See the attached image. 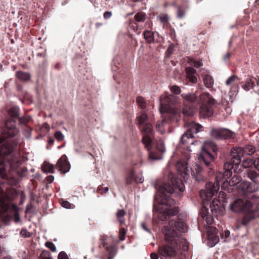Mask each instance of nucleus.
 I'll return each mask as SVG.
<instances>
[{
    "label": "nucleus",
    "mask_w": 259,
    "mask_h": 259,
    "mask_svg": "<svg viewBox=\"0 0 259 259\" xmlns=\"http://www.w3.org/2000/svg\"><path fill=\"white\" fill-rule=\"evenodd\" d=\"M18 111L17 107H13L9 110V113L11 116L17 117L18 115Z\"/></svg>",
    "instance_id": "49"
},
{
    "label": "nucleus",
    "mask_w": 259,
    "mask_h": 259,
    "mask_svg": "<svg viewBox=\"0 0 259 259\" xmlns=\"http://www.w3.org/2000/svg\"><path fill=\"white\" fill-rule=\"evenodd\" d=\"M202 73L201 75L203 77L204 83L206 87L210 88L213 85V79L211 76L207 74V70L204 69H201Z\"/></svg>",
    "instance_id": "17"
},
{
    "label": "nucleus",
    "mask_w": 259,
    "mask_h": 259,
    "mask_svg": "<svg viewBox=\"0 0 259 259\" xmlns=\"http://www.w3.org/2000/svg\"><path fill=\"white\" fill-rule=\"evenodd\" d=\"M149 152V158L151 160H159L162 159V154L161 153H156L154 152L151 151L150 150Z\"/></svg>",
    "instance_id": "34"
},
{
    "label": "nucleus",
    "mask_w": 259,
    "mask_h": 259,
    "mask_svg": "<svg viewBox=\"0 0 259 259\" xmlns=\"http://www.w3.org/2000/svg\"><path fill=\"white\" fill-rule=\"evenodd\" d=\"M252 159L250 158L244 159L241 163V165L244 168H247L252 164Z\"/></svg>",
    "instance_id": "41"
},
{
    "label": "nucleus",
    "mask_w": 259,
    "mask_h": 259,
    "mask_svg": "<svg viewBox=\"0 0 259 259\" xmlns=\"http://www.w3.org/2000/svg\"><path fill=\"white\" fill-rule=\"evenodd\" d=\"M200 101L202 103H208L209 104H214V100L208 93H204L200 95Z\"/></svg>",
    "instance_id": "24"
},
{
    "label": "nucleus",
    "mask_w": 259,
    "mask_h": 259,
    "mask_svg": "<svg viewBox=\"0 0 259 259\" xmlns=\"http://www.w3.org/2000/svg\"><path fill=\"white\" fill-rule=\"evenodd\" d=\"M136 176L135 175V174L134 172H131L128 176V178H127V183H131L133 181H135V178Z\"/></svg>",
    "instance_id": "59"
},
{
    "label": "nucleus",
    "mask_w": 259,
    "mask_h": 259,
    "mask_svg": "<svg viewBox=\"0 0 259 259\" xmlns=\"http://www.w3.org/2000/svg\"><path fill=\"white\" fill-rule=\"evenodd\" d=\"M202 170V167L198 163H196L192 169V175L194 177L196 180L200 181L202 179V176L200 174Z\"/></svg>",
    "instance_id": "22"
},
{
    "label": "nucleus",
    "mask_w": 259,
    "mask_h": 259,
    "mask_svg": "<svg viewBox=\"0 0 259 259\" xmlns=\"http://www.w3.org/2000/svg\"><path fill=\"white\" fill-rule=\"evenodd\" d=\"M202 128V125L194 122L189 123L187 132L182 135V139H185L188 135L194 137V134H197Z\"/></svg>",
    "instance_id": "9"
},
{
    "label": "nucleus",
    "mask_w": 259,
    "mask_h": 259,
    "mask_svg": "<svg viewBox=\"0 0 259 259\" xmlns=\"http://www.w3.org/2000/svg\"><path fill=\"white\" fill-rule=\"evenodd\" d=\"M230 207L235 212L241 211L251 212L259 210V204L256 205L249 200L238 199L230 204Z\"/></svg>",
    "instance_id": "5"
},
{
    "label": "nucleus",
    "mask_w": 259,
    "mask_h": 259,
    "mask_svg": "<svg viewBox=\"0 0 259 259\" xmlns=\"http://www.w3.org/2000/svg\"><path fill=\"white\" fill-rule=\"evenodd\" d=\"M222 189L229 193H231L232 190L235 189L233 187H231L230 183H229V181L227 180L224 182L222 185Z\"/></svg>",
    "instance_id": "36"
},
{
    "label": "nucleus",
    "mask_w": 259,
    "mask_h": 259,
    "mask_svg": "<svg viewBox=\"0 0 259 259\" xmlns=\"http://www.w3.org/2000/svg\"><path fill=\"white\" fill-rule=\"evenodd\" d=\"M166 123V121L165 120L158 121L157 123L156 128L157 131L161 134H163L164 133V126L165 125Z\"/></svg>",
    "instance_id": "38"
},
{
    "label": "nucleus",
    "mask_w": 259,
    "mask_h": 259,
    "mask_svg": "<svg viewBox=\"0 0 259 259\" xmlns=\"http://www.w3.org/2000/svg\"><path fill=\"white\" fill-rule=\"evenodd\" d=\"M142 131L144 133L145 135L152 136L153 127L151 123H146L143 127Z\"/></svg>",
    "instance_id": "29"
},
{
    "label": "nucleus",
    "mask_w": 259,
    "mask_h": 259,
    "mask_svg": "<svg viewBox=\"0 0 259 259\" xmlns=\"http://www.w3.org/2000/svg\"><path fill=\"white\" fill-rule=\"evenodd\" d=\"M125 213L124 209H119L116 212L117 219L120 224H124L125 223L124 217Z\"/></svg>",
    "instance_id": "31"
},
{
    "label": "nucleus",
    "mask_w": 259,
    "mask_h": 259,
    "mask_svg": "<svg viewBox=\"0 0 259 259\" xmlns=\"http://www.w3.org/2000/svg\"><path fill=\"white\" fill-rule=\"evenodd\" d=\"M57 166L62 173L68 172L70 168V164L67 160L65 155L62 156L58 160Z\"/></svg>",
    "instance_id": "12"
},
{
    "label": "nucleus",
    "mask_w": 259,
    "mask_h": 259,
    "mask_svg": "<svg viewBox=\"0 0 259 259\" xmlns=\"http://www.w3.org/2000/svg\"><path fill=\"white\" fill-rule=\"evenodd\" d=\"M237 79H238V77L236 75H232L227 79L226 81V84L227 85H232V84H235L234 82Z\"/></svg>",
    "instance_id": "43"
},
{
    "label": "nucleus",
    "mask_w": 259,
    "mask_h": 259,
    "mask_svg": "<svg viewBox=\"0 0 259 259\" xmlns=\"http://www.w3.org/2000/svg\"><path fill=\"white\" fill-rule=\"evenodd\" d=\"M6 132L10 137H13L17 134L18 131L16 128L15 123L13 120L7 121L6 122Z\"/></svg>",
    "instance_id": "14"
},
{
    "label": "nucleus",
    "mask_w": 259,
    "mask_h": 259,
    "mask_svg": "<svg viewBox=\"0 0 259 259\" xmlns=\"http://www.w3.org/2000/svg\"><path fill=\"white\" fill-rule=\"evenodd\" d=\"M62 206L65 208L69 209L71 208V204L67 201H63L62 202Z\"/></svg>",
    "instance_id": "63"
},
{
    "label": "nucleus",
    "mask_w": 259,
    "mask_h": 259,
    "mask_svg": "<svg viewBox=\"0 0 259 259\" xmlns=\"http://www.w3.org/2000/svg\"><path fill=\"white\" fill-rule=\"evenodd\" d=\"M200 214L203 220L206 221L207 224H212L213 220L212 218V215L213 214L211 212V210H209V208L206 207V206H204L201 208Z\"/></svg>",
    "instance_id": "15"
},
{
    "label": "nucleus",
    "mask_w": 259,
    "mask_h": 259,
    "mask_svg": "<svg viewBox=\"0 0 259 259\" xmlns=\"http://www.w3.org/2000/svg\"><path fill=\"white\" fill-rule=\"evenodd\" d=\"M176 168L180 174L184 178L185 175H188L189 170L187 162L185 161H179L176 164Z\"/></svg>",
    "instance_id": "19"
},
{
    "label": "nucleus",
    "mask_w": 259,
    "mask_h": 259,
    "mask_svg": "<svg viewBox=\"0 0 259 259\" xmlns=\"http://www.w3.org/2000/svg\"><path fill=\"white\" fill-rule=\"evenodd\" d=\"M213 109L210 105L202 104L200 108V116L203 118L211 116L213 114Z\"/></svg>",
    "instance_id": "16"
},
{
    "label": "nucleus",
    "mask_w": 259,
    "mask_h": 259,
    "mask_svg": "<svg viewBox=\"0 0 259 259\" xmlns=\"http://www.w3.org/2000/svg\"><path fill=\"white\" fill-rule=\"evenodd\" d=\"M9 164L11 167L13 169H15L18 167L20 164L19 161H18L16 159H13V160L10 161L9 162Z\"/></svg>",
    "instance_id": "46"
},
{
    "label": "nucleus",
    "mask_w": 259,
    "mask_h": 259,
    "mask_svg": "<svg viewBox=\"0 0 259 259\" xmlns=\"http://www.w3.org/2000/svg\"><path fill=\"white\" fill-rule=\"evenodd\" d=\"M157 149L159 151L161 154L164 153L165 151V147L164 141L163 140L160 139L157 141L156 145Z\"/></svg>",
    "instance_id": "35"
},
{
    "label": "nucleus",
    "mask_w": 259,
    "mask_h": 259,
    "mask_svg": "<svg viewBox=\"0 0 259 259\" xmlns=\"http://www.w3.org/2000/svg\"><path fill=\"white\" fill-rule=\"evenodd\" d=\"M247 177L252 181L251 183L245 180L239 183V187L243 190L244 193H252L259 190V177L256 171L249 168L246 172Z\"/></svg>",
    "instance_id": "4"
},
{
    "label": "nucleus",
    "mask_w": 259,
    "mask_h": 259,
    "mask_svg": "<svg viewBox=\"0 0 259 259\" xmlns=\"http://www.w3.org/2000/svg\"><path fill=\"white\" fill-rule=\"evenodd\" d=\"M181 96L185 101L189 102H194L197 98V96L195 93H183Z\"/></svg>",
    "instance_id": "27"
},
{
    "label": "nucleus",
    "mask_w": 259,
    "mask_h": 259,
    "mask_svg": "<svg viewBox=\"0 0 259 259\" xmlns=\"http://www.w3.org/2000/svg\"><path fill=\"white\" fill-rule=\"evenodd\" d=\"M147 114L145 112H142L138 114L137 119L140 128L144 125L146 121L147 120Z\"/></svg>",
    "instance_id": "26"
},
{
    "label": "nucleus",
    "mask_w": 259,
    "mask_h": 259,
    "mask_svg": "<svg viewBox=\"0 0 259 259\" xmlns=\"http://www.w3.org/2000/svg\"><path fill=\"white\" fill-rule=\"evenodd\" d=\"M250 77H248L245 81V84L242 87V89L246 91H248L252 88L251 87Z\"/></svg>",
    "instance_id": "47"
},
{
    "label": "nucleus",
    "mask_w": 259,
    "mask_h": 259,
    "mask_svg": "<svg viewBox=\"0 0 259 259\" xmlns=\"http://www.w3.org/2000/svg\"><path fill=\"white\" fill-rule=\"evenodd\" d=\"M20 235L22 237L28 238L31 236V233L28 231L26 229L23 228L20 231Z\"/></svg>",
    "instance_id": "50"
},
{
    "label": "nucleus",
    "mask_w": 259,
    "mask_h": 259,
    "mask_svg": "<svg viewBox=\"0 0 259 259\" xmlns=\"http://www.w3.org/2000/svg\"><path fill=\"white\" fill-rule=\"evenodd\" d=\"M211 135L213 137L217 139H222V128L219 130L212 129Z\"/></svg>",
    "instance_id": "37"
},
{
    "label": "nucleus",
    "mask_w": 259,
    "mask_h": 259,
    "mask_svg": "<svg viewBox=\"0 0 259 259\" xmlns=\"http://www.w3.org/2000/svg\"><path fill=\"white\" fill-rule=\"evenodd\" d=\"M208 231H209V230L212 231V234L209 235L208 237V245L210 247H212L218 243L219 241V238L218 236L214 234L215 232V228H213L212 227H208Z\"/></svg>",
    "instance_id": "18"
},
{
    "label": "nucleus",
    "mask_w": 259,
    "mask_h": 259,
    "mask_svg": "<svg viewBox=\"0 0 259 259\" xmlns=\"http://www.w3.org/2000/svg\"><path fill=\"white\" fill-rule=\"evenodd\" d=\"M45 245L47 247L49 248L51 251L54 252L56 250V248L55 244L51 242L48 241L45 243Z\"/></svg>",
    "instance_id": "53"
},
{
    "label": "nucleus",
    "mask_w": 259,
    "mask_h": 259,
    "mask_svg": "<svg viewBox=\"0 0 259 259\" xmlns=\"http://www.w3.org/2000/svg\"><path fill=\"white\" fill-rule=\"evenodd\" d=\"M183 113L188 116H192L194 114V109L191 107L188 110L187 107H185L183 109Z\"/></svg>",
    "instance_id": "51"
},
{
    "label": "nucleus",
    "mask_w": 259,
    "mask_h": 259,
    "mask_svg": "<svg viewBox=\"0 0 259 259\" xmlns=\"http://www.w3.org/2000/svg\"><path fill=\"white\" fill-rule=\"evenodd\" d=\"M250 80L251 88H254L255 86V83L257 86L259 85V76L256 77H250Z\"/></svg>",
    "instance_id": "44"
},
{
    "label": "nucleus",
    "mask_w": 259,
    "mask_h": 259,
    "mask_svg": "<svg viewBox=\"0 0 259 259\" xmlns=\"http://www.w3.org/2000/svg\"><path fill=\"white\" fill-rule=\"evenodd\" d=\"M54 137L58 141H62L64 139V136L60 131H57L54 134Z\"/></svg>",
    "instance_id": "48"
},
{
    "label": "nucleus",
    "mask_w": 259,
    "mask_h": 259,
    "mask_svg": "<svg viewBox=\"0 0 259 259\" xmlns=\"http://www.w3.org/2000/svg\"><path fill=\"white\" fill-rule=\"evenodd\" d=\"M185 70L187 77L189 81L193 83H196L197 82V78L195 76L196 70L193 67H188L186 68Z\"/></svg>",
    "instance_id": "20"
},
{
    "label": "nucleus",
    "mask_w": 259,
    "mask_h": 259,
    "mask_svg": "<svg viewBox=\"0 0 259 259\" xmlns=\"http://www.w3.org/2000/svg\"><path fill=\"white\" fill-rule=\"evenodd\" d=\"M144 179L142 174H139L136 176L135 181L137 183H142L144 182Z\"/></svg>",
    "instance_id": "54"
},
{
    "label": "nucleus",
    "mask_w": 259,
    "mask_h": 259,
    "mask_svg": "<svg viewBox=\"0 0 259 259\" xmlns=\"http://www.w3.org/2000/svg\"><path fill=\"white\" fill-rule=\"evenodd\" d=\"M17 77L23 81H27L30 79V75L29 73L23 71H18L17 72Z\"/></svg>",
    "instance_id": "32"
},
{
    "label": "nucleus",
    "mask_w": 259,
    "mask_h": 259,
    "mask_svg": "<svg viewBox=\"0 0 259 259\" xmlns=\"http://www.w3.org/2000/svg\"><path fill=\"white\" fill-rule=\"evenodd\" d=\"M211 149L214 152H217L218 150L216 146L212 142L210 141L204 142L203 145L201 147L200 158L206 166H209L210 163L214 159L213 156L209 152Z\"/></svg>",
    "instance_id": "6"
},
{
    "label": "nucleus",
    "mask_w": 259,
    "mask_h": 259,
    "mask_svg": "<svg viewBox=\"0 0 259 259\" xmlns=\"http://www.w3.org/2000/svg\"><path fill=\"white\" fill-rule=\"evenodd\" d=\"M3 139L0 138V143H2ZM13 151V147L9 143L4 144L0 149V177L5 178L6 176L5 170L6 165L2 155H7Z\"/></svg>",
    "instance_id": "7"
},
{
    "label": "nucleus",
    "mask_w": 259,
    "mask_h": 259,
    "mask_svg": "<svg viewBox=\"0 0 259 259\" xmlns=\"http://www.w3.org/2000/svg\"><path fill=\"white\" fill-rule=\"evenodd\" d=\"M185 15V12L184 10H182L180 8L178 9L177 13V17L179 18H182Z\"/></svg>",
    "instance_id": "60"
},
{
    "label": "nucleus",
    "mask_w": 259,
    "mask_h": 259,
    "mask_svg": "<svg viewBox=\"0 0 259 259\" xmlns=\"http://www.w3.org/2000/svg\"><path fill=\"white\" fill-rule=\"evenodd\" d=\"M159 19L160 22L162 23H165L168 22L169 20V18H168V16L166 15H164V14L159 16Z\"/></svg>",
    "instance_id": "55"
},
{
    "label": "nucleus",
    "mask_w": 259,
    "mask_h": 259,
    "mask_svg": "<svg viewBox=\"0 0 259 259\" xmlns=\"http://www.w3.org/2000/svg\"><path fill=\"white\" fill-rule=\"evenodd\" d=\"M42 170L46 173H53L54 172V166L51 163L44 162L41 166Z\"/></svg>",
    "instance_id": "30"
},
{
    "label": "nucleus",
    "mask_w": 259,
    "mask_h": 259,
    "mask_svg": "<svg viewBox=\"0 0 259 259\" xmlns=\"http://www.w3.org/2000/svg\"><path fill=\"white\" fill-rule=\"evenodd\" d=\"M239 90V87L237 84H232L230 88L229 94L230 97L235 96Z\"/></svg>",
    "instance_id": "40"
},
{
    "label": "nucleus",
    "mask_w": 259,
    "mask_h": 259,
    "mask_svg": "<svg viewBox=\"0 0 259 259\" xmlns=\"http://www.w3.org/2000/svg\"><path fill=\"white\" fill-rule=\"evenodd\" d=\"M174 96L169 94H165L160 98L161 106L159 111L161 113L169 112L173 104L172 100Z\"/></svg>",
    "instance_id": "8"
},
{
    "label": "nucleus",
    "mask_w": 259,
    "mask_h": 259,
    "mask_svg": "<svg viewBox=\"0 0 259 259\" xmlns=\"http://www.w3.org/2000/svg\"><path fill=\"white\" fill-rule=\"evenodd\" d=\"M137 102L138 105L140 106L142 109H145L146 107V103L145 101L144 98L141 96L138 97L137 98Z\"/></svg>",
    "instance_id": "42"
},
{
    "label": "nucleus",
    "mask_w": 259,
    "mask_h": 259,
    "mask_svg": "<svg viewBox=\"0 0 259 259\" xmlns=\"http://www.w3.org/2000/svg\"><path fill=\"white\" fill-rule=\"evenodd\" d=\"M58 259H69L66 253L64 251L59 253Z\"/></svg>",
    "instance_id": "61"
},
{
    "label": "nucleus",
    "mask_w": 259,
    "mask_h": 259,
    "mask_svg": "<svg viewBox=\"0 0 259 259\" xmlns=\"http://www.w3.org/2000/svg\"><path fill=\"white\" fill-rule=\"evenodd\" d=\"M234 135L235 134L232 131L226 128H222V139L234 138Z\"/></svg>",
    "instance_id": "28"
},
{
    "label": "nucleus",
    "mask_w": 259,
    "mask_h": 259,
    "mask_svg": "<svg viewBox=\"0 0 259 259\" xmlns=\"http://www.w3.org/2000/svg\"><path fill=\"white\" fill-rule=\"evenodd\" d=\"M144 38L148 43H151L154 41V33L149 30H146L144 33Z\"/></svg>",
    "instance_id": "33"
},
{
    "label": "nucleus",
    "mask_w": 259,
    "mask_h": 259,
    "mask_svg": "<svg viewBox=\"0 0 259 259\" xmlns=\"http://www.w3.org/2000/svg\"><path fill=\"white\" fill-rule=\"evenodd\" d=\"M229 183H230L231 187H233L234 189L237 190L238 192L240 193L241 195H247L248 193H244L243 190L241 189L240 187H239V183L242 182V181H238V178L236 176L233 177L229 181H228Z\"/></svg>",
    "instance_id": "21"
},
{
    "label": "nucleus",
    "mask_w": 259,
    "mask_h": 259,
    "mask_svg": "<svg viewBox=\"0 0 259 259\" xmlns=\"http://www.w3.org/2000/svg\"><path fill=\"white\" fill-rule=\"evenodd\" d=\"M232 160L234 165H239L241 161V158L244 155L242 148L236 147L231 150Z\"/></svg>",
    "instance_id": "10"
},
{
    "label": "nucleus",
    "mask_w": 259,
    "mask_h": 259,
    "mask_svg": "<svg viewBox=\"0 0 259 259\" xmlns=\"http://www.w3.org/2000/svg\"><path fill=\"white\" fill-rule=\"evenodd\" d=\"M235 165L231 160V161H228L224 163V170L226 172V176L229 178L232 174V170Z\"/></svg>",
    "instance_id": "23"
},
{
    "label": "nucleus",
    "mask_w": 259,
    "mask_h": 259,
    "mask_svg": "<svg viewBox=\"0 0 259 259\" xmlns=\"http://www.w3.org/2000/svg\"><path fill=\"white\" fill-rule=\"evenodd\" d=\"M193 138L194 137L191 136L190 137L189 135H188L185 139H182V136L181 138V142L184 144H188L190 142V140H192Z\"/></svg>",
    "instance_id": "57"
},
{
    "label": "nucleus",
    "mask_w": 259,
    "mask_h": 259,
    "mask_svg": "<svg viewBox=\"0 0 259 259\" xmlns=\"http://www.w3.org/2000/svg\"><path fill=\"white\" fill-rule=\"evenodd\" d=\"M252 219L249 214H247L243 218L242 223L244 225H246Z\"/></svg>",
    "instance_id": "56"
},
{
    "label": "nucleus",
    "mask_w": 259,
    "mask_h": 259,
    "mask_svg": "<svg viewBox=\"0 0 259 259\" xmlns=\"http://www.w3.org/2000/svg\"><path fill=\"white\" fill-rule=\"evenodd\" d=\"M152 136L145 135L142 139V142L145 147L147 148L148 151L152 147Z\"/></svg>",
    "instance_id": "25"
},
{
    "label": "nucleus",
    "mask_w": 259,
    "mask_h": 259,
    "mask_svg": "<svg viewBox=\"0 0 259 259\" xmlns=\"http://www.w3.org/2000/svg\"><path fill=\"white\" fill-rule=\"evenodd\" d=\"M135 19L138 22H142L145 20V15L144 13L140 12L138 13L135 16Z\"/></svg>",
    "instance_id": "45"
},
{
    "label": "nucleus",
    "mask_w": 259,
    "mask_h": 259,
    "mask_svg": "<svg viewBox=\"0 0 259 259\" xmlns=\"http://www.w3.org/2000/svg\"><path fill=\"white\" fill-rule=\"evenodd\" d=\"M223 178H227L226 176V172L224 171V173L221 171L218 172L215 177L217 183H207L205 185V190L200 191V196L204 203L211 200L214 194L217 193L220 188L218 182L221 181Z\"/></svg>",
    "instance_id": "3"
},
{
    "label": "nucleus",
    "mask_w": 259,
    "mask_h": 259,
    "mask_svg": "<svg viewBox=\"0 0 259 259\" xmlns=\"http://www.w3.org/2000/svg\"><path fill=\"white\" fill-rule=\"evenodd\" d=\"M187 227L183 222L171 221L167 226H164L162 232L165 241L168 244H165L159 248L161 259H171L176 256L180 237L178 232H185Z\"/></svg>",
    "instance_id": "2"
},
{
    "label": "nucleus",
    "mask_w": 259,
    "mask_h": 259,
    "mask_svg": "<svg viewBox=\"0 0 259 259\" xmlns=\"http://www.w3.org/2000/svg\"><path fill=\"white\" fill-rule=\"evenodd\" d=\"M244 151V154L251 155L254 154L255 152V149L253 146L251 145H247L243 148Z\"/></svg>",
    "instance_id": "39"
},
{
    "label": "nucleus",
    "mask_w": 259,
    "mask_h": 259,
    "mask_svg": "<svg viewBox=\"0 0 259 259\" xmlns=\"http://www.w3.org/2000/svg\"><path fill=\"white\" fill-rule=\"evenodd\" d=\"M170 90L173 94L176 95L180 94L181 93V89L180 87L177 85H173L171 87Z\"/></svg>",
    "instance_id": "52"
},
{
    "label": "nucleus",
    "mask_w": 259,
    "mask_h": 259,
    "mask_svg": "<svg viewBox=\"0 0 259 259\" xmlns=\"http://www.w3.org/2000/svg\"><path fill=\"white\" fill-rule=\"evenodd\" d=\"M9 206L8 204L6 202L4 198H0V219L4 222L7 223L11 219L9 215H5L4 213L6 212L9 209Z\"/></svg>",
    "instance_id": "11"
},
{
    "label": "nucleus",
    "mask_w": 259,
    "mask_h": 259,
    "mask_svg": "<svg viewBox=\"0 0 259 259\" xmlns=\"http://www.w3.org/2000/svg\"><path fill=\"white\" fill-rule=\"evenodd\" d=\"M210 207L211 212L213 215H221L224 210V208L221 205L220 202L218 200L213 199L210 203Z\"/></svg>",
    "instance_id": "13"
},
{
    "label": "nucleus",
    "mask_w": 259,
    "mask_h": 259,
    "mask_svg": "<svg viewBox=\"0 0 259 259\" xmlns=\"http://www.w3.org/2000/svg\"><path fill=\"white\" fill-rule=\"evenodd\" d=\"M254 167L255 169L259 171V158H256L254 161H252Z\"/></svg>",
    "instance_id": "62"
},
{
    "label": "nucleus",
    "mask_w": 259,
    "mask_h": 259,
    "mask_svg": "<svg viewBox=\"0 0 259 259\" xmlns=\"http://www.w3.org/2000/svg\"><path fill=\"white\" fill-rule=\"evenodd\" d=\"M126 231L124 228H122L120 230L119 238L121 241H123L125 238Z\"/></svg>",
    "instance_id": "58"
},
{
    "label": "nucleus",
    "mask_w": 259,
    "mask_h": 259,
    "mask_svg": "<svg viewBox=\"0 0 259 259\" xmlns=\"http://www.w3.org/2000/svg\"><path fill=\"white\" fill-rule=\"evenodd\" d=\"M193 64L195 67H199L203 65V63L201 60L194 61Z\"/></svg>",
    "instance_id": "64"
},
{
    "label": "nucleus",
    "mask_w": 259,
    "mask_h": 259,
    "mask_svg": "<svg viewBox=\"0 0 259 259\" xmlns=\"http://www.w3.org/2000/svg\"><path fill=\"white\" fill-rule=\"evenodd\" d=\"M168 178V181L159 188L155 197V200L158 204L157 206L154 204L153 211L154 213L157 211L158 219L161 221L178 213L179 209L175 206L176 202L170 196L174 193L180 195L185 190L184 185L181 180L174 177L172 174H170Z\"/></svg>",
    "instance_id": "1"
}]
</instances>
